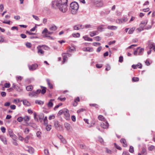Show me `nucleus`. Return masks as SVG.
Returning <instances> with one entry per match:
<instances>
[{
	"label": "nucleus",
	"instance_id": "nucleus-18",
	"mask_svg": "<svg viewBox=\"0 0 155 155\" xmlns=\"http://www.w3.org/2000/svg\"><path fill=\"white\" fill-rule=\"evenodd\" d=\"M54 99H50L49 101L47 104V106L48 107H51L53 106V104L52 101H54Z\"/></svg>",
	"mask_w": 155,
	"mask_h": 155
},
{
	"label": "nucleus",
	"instance_id": "nucleus-64",
	"mask_svg": "<svg viewBox=\"0 0 155 155\" xmlns=\"http://www.w3.org/2000/svg\"><path fill=\"white\" fill-rule=\"evenodd\" d=\"M33 17L36 20L38 21L39 20L38 17L36 15H32Z\"/></svg>",
	"mask_w": 155,
	"mask_h": 155
},
{
	"label": "nucleus",
	"instance_id": "nucleus-10",
	"mask_svg": "<svg viewBox=\"0 0 155 155\" xmlns=\"http://www.w3.org/2000/svg\"><path fill=\"white\" fill-rule=\"evenodd\" d=\"M142 64H141L139 63L137 64H133L132 66V68L134 69H135L137 68H142Z\"/></svg>",
	"mask_w": 155,
	"mask_h": 155
},
{
	"label": "nucleus",
	"instance_id": "nucleus-43",
	"mask_svg": "<svg viewBox=\"0 0 155 155\" xmlns=\"http://www.w3.org/2000/svg\"><path fill=\"white\" fill-rule=\"evenodd\" d=\"M30 138V137L29 136H27L24 139L25 142L26 143H28V140Z\"/></svg>",
	"mask_w": 155,
	"mask_h": 155
},
{
	"label": "nucleus",
	"instance_id": "nucleus-56",
	"mask_svg": "<svg viewBox=\"0 0 155 155\" xmlns=\"http://www.w3.org/2000/svg\"><path fill=\"white\" fill-rule=\"evenodd\" d=\"M98 118L99 120H102L104 119V117L103 116L101 115H100L98 117Z\"/></svg>",
	"mask_w": 155,
	"mask_h": 155
},
{
	"label": "nucleus",
	"instance_id": "nucleus-7",
	"mask_svg": "<svg viewBox=\"0 0 155 155\" xmlns=\"http://www.w3.org/2000/svg\"><path fill=\"white\" fill-rule=\"evenodd\" d=\"M38 67V65L36 64H34L31 65H28V68L31 71H34Z\"/></svg>",
	"mask_w": 155,
	"mask_h": 155
},
{
	"label": "nucleus",
	"instance_id": "nucleus-25",
	"mask_svg": "<svg viewBox=\"0 0 155 155\" xmlns=\"http://www.w3.org/2000/svg\"><path fill=\"white\" fill-rule=\"evenodd\" d=\"M105 26V25H101L98 27L97 29L98 30V31L101 32L103 31V27H104Z\"/></svg>",
	"mask_w": 155,
	"mask_h": 155
},
{
	"label": "nucleus",
	"instance_id": "nucleus-27",
	"mask_svg": "<svg viewBox=\"0 0 155 155\" xmlns=\"http://www.w3.org/2000/svg\"><path fill=\"white\" fill-rule=\"evenodd\" d=\"M22 101L24 105L27 106H29L30 105V103L26 100H25Z\"/></svg>",
	"mask_w": 155,
	"mask_h": 155
},
{
	"label": "nucleus",
	"instance_id": "nucleus-51",
	"mask_svg": "<svg viewBox=\"0 0 155 155\" xmlns=\"http://www.w3.org/2000/svg\"><path fill=\"white\" fill-rule=\"evenodd\" d=\"M84 27L87 29L92 28V25L90 24L86 25L85 26H84Z\"/></svg>",
	"mask_w": 155,
	"mask_h": 155
},
{
	"label": "nucleus",
	"instance_id": "nucleus-28",
	"mask_svg": "<svg viewBox=\"0 0 155 155\" xmlns=\"http://www.w3.org/2000/svg\"><path fill=\"white\" fill-rule=\"evenodd\" d=\"M83 50L84 51H93V49L91 48H90L88 47H86V48H83Z\"/></svg>",
	"mask_w": 155,
	"mask_h": 155
},
{
	"label": "nucleus",
	"instance_id": "nucleus-13",
	"mask_svg": "<svg viewBox=\"0 0 155 155\" xmlns=\"http://www.w3.org/2000/svg\"><path fill=\"white\" fill-rule=\"evenodd\" d=\"M96 6L98 7H101L103 5V3L101 1H97L95 2Z\"/></svg>",
	"mask_w": 155,
	"mask_h": 155
},
{
	"label": "nucleus",
	"instance_id": "nucleus-24",
	"mask_svg": "<svg viewBox=\"0 0 155 155\" xmlns=\"http://www.w3.org/2000/svg\"><path fill=\"white\" fill-rule=\"evenodd\" d=\"M144 52V49L143 48H141L138 51V55H142L143 54Z\"/></svg>",
	"mask_w": 155,
	"mask_h": 155
},
{
	"label": "nucleus",
	"instance_id": "nucleus-22",
	"mask_svg": "<svg viewBox=\"0 0 155 155\" xmlns=\"http://www.w3.org/2000/svg\"><path fill=\"white\" fill-rule=\"evenodd\" d=\"M54 126L58 130L59 128L61 126L59 124L58 121L57 120L55 121Z\"/></svg>",
	"mask_w": 155,
	"mask_h": 155
},
{
	"label": "nucleus",
	"instance_id": "nucleus-2",
	"mask_svg": "<svg viewBox=\"0 0 155 155\" xmlns=\"http://www.w3.org/2000/svg\"><path fill=\"white\" fill-rule=\"evenodd\" d=\"M70 8L72 14L73 15L76 14L79 8L78 3L76 2L71 3L70 4Z\"/></svg>",
	"mask_w": 155,
	"mask_h": 155
},
{
	"label": "nucleus",
	"instance_id": "nucleus-48",
	"mask_svg": "<svg viewBox=\"0 0 155 155\" xmlns=\"http://www.w3.org/2000/svg\"><path fill=\"white\" fill-rule=\"evenodd\" d=\"M31 44L30 43L27 42L26 44V46L29 48H30L31 47Z\"/></svg>",
	"mask_w": 155,
	"mask_h": 155
},
{
	"label": "nucleus",
	"instance_id": "nucleus-14",
	"mask_svg": "<svg viewBox=\"0 0 155 155\" xmlns=\"http://www.w3.org/2000/svg\"><path fill=\"white\" fill-rule=\"evenodd\" d=\"M98 32L97 31H91L89 33L91 37H93L95 35H98Z\"/></svg>",
	"mask_w": 155,
	"mask_h": 155
},
{
	"label": "nucleus",
	"instance_id": "nucleus-30",
	"mask_svg": "<svg viewBox=\"0 0 155 155\" xmlns=\"http://www.w3.org/2000/svg\"><path fill=\"white\" fill-rule=\"evenodd\" d=\"M155 45L154 43L152 42H149L147 48H149L150 49L153 48L154 45Z\"/></svg>",
	"mask_w": 155,
	"mask_h": 155
},
{
	"label": "nucleus",
	"instance_id": "nucleus-19",
	"mask_svg": "<svg viewBox=\"0 0 155 155\" xmlns=\"http://www.w3.org/2000/svg\"><path fill=\"white\" fill-rule=\"evenodd\" d=\"M107 29L112 30H116L117 28V27L115 26H108L107 27Z\"/></svg>",
	"mask_w": 155,
	"mask_h": 155
},
{
	"label": "nucleus",
	"instance_id": "nucleus-37",
	"mask_svg": "<svg viewBox=\"0 0 155 155\" xmlns=\"http://www.w3.org/2000/svg\"><path fill=\"white\" fill-rule=\"evenodd\" d=\"M73 37L75 38H78L80 36V34L78 33H73L72 34Z\"/></svg>",
	"mask_w": 155,
	"mask_h": 155
},
{
	"label": "nucleus",
	"instance_id": "nucleus-41",
	"mask_svg": "<svg viewBox=\"0 0 155 155\" xmlns=\"http://www.w3.org/2000/svg\"><path fill=\"white\" fill-rule=\"evenodd\" d=\"M65 111V109L64 110H61L59 111L58 114V115H60L62 114H63L64 113V112Z\"/></svg>",
	"mask_w": 155,
	"mask_h": 155
},
{
	"label": "nucleus",
	"instance_id": "nucleus-38",
	"mask_svg": "<svg viewBox=\"0 0 155 155\" xmlns=\"http://www.w3.org/2000/svg\"><path fill=\"white\" fill-rule=\"evenodd\" d=\"M41 87L43 88L41 90V92L42 94H44L46 92V87H43L42 86H41Z\"/></svg>",
	"mask_w": 155,
	"mask_h": 155
},
{
	"label": "nucleus",
	"instance_id": "nucleus-58",
	"mask_svg": "<svg viewBox=\"0 0 155 155\" xmlns=\"http://www.w3.org/2000/svg\"><path fill=\"white\" fill-rule=\"evenodd\" d=\"M15 89L19 91H20L22 90L21 88L19 87H18L17 85L16 86V87L15 88Z\"/></svg>",
	"mask_w": 155,
	"mask_h": 155
},
{
	"label": "nucleus",
	"instance_id": "nucleus-29",
	"mask_svg": "<svg viewBox=\"0 0 155 155\" xmlns=\"http://www.w3.org/2000/svg\"><path fill=\"white\" fill-rule=\"evenodd\" d=\"M46 81L49 88L50 89L52 88L53 87L52 84L50 83L49 80L47 79H46Z\"/></svg>",
	"mask_w": 155,
	"mask_h": 155
},
{
	"label": "nucleus",
	"instance_id": "nucleus-62",
	"mask_svg": "<svg viewBox=\"0 0 155 155\" xmlns=\"http://www.w3.org/2000/svg\"><path fill=\"white\" fill-rule=\"evenodd\" d=\"M147 20H145L142 21L141 22V24H143V25H146L147 24Z\"/></svg>",
	"mask_w": 155,
	"mask_h": 155
},
{
	"label": "nucleus",
	"instance_id": "nucleus-44",
	"mask_svg": "<svg viewBox=\"0 0 155 155\" xmlns=\"http://www.w3.org/2000/svg\"><path fill=\"white\" fill-rule=\"evenodd\" d=\"M140 48V47H138L137 48V49L134 52V54L135 55H138V50Z\"/></svg>",
	"mask_w": 155,
	"mask_h": 155
},
{
	"label": "nucleus",
	"instance_id": "nucleus-20",
	"mask_svg": "<svg viewBox=\"0 0 155 155\" xmlns=\"http://www.w3.org/2000/svg\"><path fill=\"white\" fill-rule=\"evenodd\" d=\"M65 127L66 129L67 130H70L71 128L70 124L67 123H65L64 124Z\"/></svg>",
	"mask_w": 155,
	"mask_h": 155
},
{
	"label": "nucleus",
	"instance_id": "nucleus-11",
	"mask_svg": "<svg viewBox=\"0 0 155 155\" xmlns=\"http://www.w3.org/2000/svg\"><path fill=\"white\" fill-rule=\"evenodd\" d=\"M53 32H52L48 31L47 29L46 28H44V30L42 31V33L44 35L45 34H47L48 35H51Z\"/></svg>",
	"mask_w": 155,
	"mask_h": 155
},
{
	"label": "nucleus",
	"instance_id": "nucleus-33",
	"mask_svg": "<svg viewBox=\"0 0 155 155\" xmlns=\"http://www.w3.org/2000/svg\"><path fill=\"white\" fill-rule=\"evenodd\" d=\"M33 89V87L32 86H28L26 87V89L27 91H29L32 90Z\"/></svg>",
	"mask_w": 155,
	"mask_h": 155
},
{
	"label": "nucleus",
	"instance_id": "nucleus-1",
	"mask_svg": "<svg viewBox=\"0 0 155 155\" xmlns=\"http://www.w3.org/2000/svg\"><path fill=\"white\" fill-rule=\"evenodd\" d=\"M68 0H57L53 1L52 7L54 9H59L63 13H65L68 10Z\"/></svg>",
	"mask_w": 155,
	"mask_h": 155
},
{
	"label": "nucleus",
	"instance_id": "nucleus-36",
	"mask_svg": "<svg viewBox=\"0 0 155 155\" xmlns=\"http://www.w3.org/2000/svg\"><path fill=\"white\" fill-rule=\"evenodd\" d=\"M44 37H47L48 38V39H51L53 40V38L52 37L49 36L48 35H47V34H45L44 35Z\"/></svg>",
	"mask_w": 155,
	"mask_h": 155
},
{
	"label": "nucleus",
	"instance_id": "nucleus-15",
	"mask_svg": "<svg viewBox=\"0 0 155 155\" xmlns=\"http://www.w3.org/2000/svg\"><path fill=\"white\" fill-rule=\"evenodd\" d=\"M29 96L31 97H38V96L37 95V93H36L35 91H33L31 92H30L28 94Z\"/></svg>",
	"mask_w": 155,
	"mask_h": 155
},
{
	"label": "nucleus",
	"instance_id": "nucleus-35",
	"mask_svg": "<svg viewBox=\"0 0 155 155\" xmlns=\"http://www.w3.org/2000/svg\"><path fill=\"white\" fill-rule=\"evenodd\" d=\"M45 126H46V130L48 131H50L51 129V126L50 125H48V124Z\"/></svg>",
	"mask_w": 155,
	"mask_h": 155
},
{
	"label": "nucleus",
	"instance_id": "nucleus-23",
	"mask_svg": "<svg viewBox=\"0 0 155 155\" xmlns=\"http://www.w3.org/2000/svg\"><path fill=\"white\" fill-rule=\"evenodd\" d=\"M83 38L84 39L85 41H93V39L91 38L88 37L87 36H85L83 37Z\"/></svg>",
	"mask_w": 155,
	"mask_h": 155
},
{
	"label": "nucleus",
	"instance_id": "nucleus-34",
	"mask_svg": "<svg viewBox=\"0 0 155 155\" xmlns=\"http://www.w3.org/2000/svg\"><path fill=\"white\" fill-rule=\"evenodd\" d=\"M35 103L39 105H43L44 104V102L41 101L36 100L35 101Z\"/></svg>",
	"mask_w": 155,
	"mask_h": 155
},
{
	"label": "nucleus",
	"instance_id": "nucleus-9",
	"mask_svg": "<svg viewBox=\"0 0 155 155\" xmlns=\"http://www.w3.org/2000/svg\"><path fill=\"white\" fill-rule=\"evenodd\" d=\"M0 139L5 145H7V141L6 137L0 135Z\"/></svg>",
	"mask_w": 155,
	"mask_h": 155
},
{
	"label": "nucleus",
	"instance_id": "nucleus-52",
	"mask_svg": "<svg viewBox=\"0 0 155 155\" xmlns=\"http://www.w3.org/2000/svg\"><path fill=\"white\" fill-rule=\"evenodd\" d=\"M10 86V84L9 83H5L4 84V87L5 88H8Z\"/></svg>",
	"mask_w": 155,
	"mask_h": 155
},
{
	"label": "nucleus",
	"instance_id": "nucleus-45",
	"mask_svg": "<svg viewBox=\"0 0 155 155\" xmlns=\"http://www.w3.org/2000/svg\"><path fill=\"white\" fill-rule=\"evenodd\" d=\"M16 80L18 82L19 81H21L22 78V77L21 76H18L16 77Z\"/></svg>",
	"mask_w": 155,
	"mask_h": 155
},
{
	"label": "nucleus",
	"instance_id": "nucleus-5",
	"mask_svg": "<svg viewBox=\"0 0 155 155\" xmlns=\"http://www.w3.org/2000/svg\"><path fill=\"white\" fill-rule=\"evenodd\" d=\"M109 124L107 121H104L102 122L101 124V127L104 129L107 128L109 127Z\"/></svg>",
	"mask_w": 155,
	"mask_h": 155
},
{
	"label": "nucleus",
	"instance_id": "nucleus-3",
	"mask_svg": "<svg viewBox=\"0 0 155 155\" xmlns=\"http://www.w3.org/2000/svg\"><path fill=\"white\" fill-rule=\"evenodd\" d=\"M43 47V45H39L37 47L38 49V53L40 55H43L44 54V51L42 50L40 48Z\"/></svg>",
	"mask_w": 155,
	"mask_h": 155
},
{
	"label": "nucleus",
	"instance_id": "nucleus-53",
	"mask_svg": "<svg viewBox=\"0 0 155 155\" xmlns=\"http://www.w3.org/2000/svg\"><path fill=\"white\" fill-rule=\"evenodd\" d=\"M1 130L3 133H5V132L6 129L3 127H2L1 128Z\"/></svg>",
	"mask_w": 155,
	"mask_h": 155
},
{
	"label": "nucleus",
	"instance_id": "nucleus-47",
	"mask_svg": "<svg viewBox=\"0 0 155 155\" xmlns=\"http://www.w3.org/2000/svg\"><path fill=\"white\" fill-rule=\"evenodd\" d=\"M135 30V28H131L129 31L128 33L129 34H132L133 33L134 31Z\"/></svg>",
	"mask_w": 155,
	"mask_h": 155
},
{
	"label": "nucleus",
	"instance_id": "nucleus-21",
	"mask_svg": "<svg viewBox=\"0 0 155 155\" xmlns=\"http://www.w3.org/2000/svg\"><path fill=\"white\" fill-rule=\"evenodd\" d=\"M80 101V99L79 97H77L74 100V103H73V105L74 106H76L78 104L77 102Z\"/></svg>",
	"mask_w": 155,
	"mask_h": 155
},
{
	"label": "nucleus",
	"instance_id": "nucleus-17",
	"mask_svg": "<svg viewBox=\"0 0 155 155\" xmlns=\"http://www.w3.org/2000/svg\"><path fill=\"white\" fill-rule=\"evenodd\" d=\"M120 141L121 143H123V145L124 147H126L127 146V142L125 139L122 138L120 140Z\"/></svg>",
	"mask_w": 155,
	"mask_h": 155
},
{
	"label": "nucleus",
	"instance_id": "nucleus-55",
	"mask_svg": "<svg viewBox=\"0 0 155 155\" xmlns=\"http://www.w3.org/2000/svg\"><path fill=\"white\" fill-rule=\"evenodd\" d=\"M23 118L21 117H18L17 119V121L19 122H21L23 121Z\"/></svg>",
	"mask_w": 155,
	"mask_h": 155
},
{
	"label": "nucleus",
	"instance_id": "nucleus-57",
	"mask_svg": "<svg viewBox=\"0 0 155 155\" xmlns=\"http://www.w3.org/2000/svg\"><path fill=\"white\" fill-rule=\"evenodd\" d=\"M44 153L45 155H49V151L47 149H45Z\"/></svg>",
	"mask_w": 155,
	"mask_h": 155
},
{
	"label": "nucleus",
	"instance_id": "nucleus-54",
	"mask_svg": "<svg viewBox=\"0 0 155 155\" xmlns=\"http://www.w3.org/2000/svg\"><path fill=\"white\" fill-rule=\"evenodd\" d=\"M114 145L115 147L118 150H121L122 149L118 145H117L116 143H114Z\"/></svg>",
	"mask_w": 155,
	"mask_h": 155
},
{
	"label": "nucleus",
	"instance_id": "nucleus-61",
	"mask_svg": "<svg viewBox=\"0 0 155 155\" xmlns=\"http://www.w3.org/2000/svg\"><path fill=\"white\" fill-rule=\"evenodd\" d=\"M123 61V56H120L119 58V61L122 63Z\"/></svg>",
	"mask_w": 155,
	"mask_h": 155
},
{
	"label": "nucleus",
	"instance_id": "nucleus-8",
	"mask_svg": "<svg viewBox=\"0 0 155 155\" xmlns=\"http://www.w3.org/2000/svg\"><path fill=\"white\" fill-rule=\"evenodd\" d=\"M84 28V26H82L81 25H78L74 26V28L75 30H78L82 29Z\"/></svg>",
	"mask_w": 155,
	"mask_h": 155
},
{
	"label": "nucleus",
	"instance_id": "nucleus-49",
	"mask_svg": "<svg viewBox=\"0 0 155 155\" xmlns=\"http://www.w3.org/2000/svg\"><path fill=\"white\" fill-rule=\"evenodd\" d=\"M154 148V146L153 145H151L148 148V149L150 151H152Z\"/></svg>",
	"mask_w": 155,
	"mask_h": 155
},
{
	"label": "nucleus",
	"instance_id": "nucleus-40",
	"mask_svg": "<svg viewBox=\"0 0 155 155\" xmlns=\"http://www.w3.org/2000/svg\"><path fill=\"white\" fill-rule=\"evenodd\" d=\"M44 114H42L41 115L39 116V119L40 121L41 122L44 119Z\"/></svg>",
	"mask_w": 155,
	"mask_h": 155
},
{
	"label": "nucleus",
	"instance_id": "nucleus-26",
	"mask_svg": "<svg viewBox=\"0 0 155 155\" xmlns=\"http://www.w3.org/2000/svg\"><path fill=\"white\" fill-rule=\"evenodd\" d=\"M58 28L57 27L54 25L52 26L51 27H50L49 30L51 31H54L56 30Z\"/></svg>",
	"mask_w": 155,
	"mask_h": 155
},
{
	"label": "nucleus",
	"instance_id": "nucleus-63",
	"mask_svg": "<svg viewBox=\"0 0 155 155\" xmlns=\"http://www.w3.org/2000/svg\"><path fill=\"white\" fill-rule=\"evenodd\" d=\"M55 118V116L54 115H52L48 117V119L49 120H51V119H54Z\"/></svg>",
	"mask_w": 155,
	"mask_h": 155
},
{
	"label": "nucleus",
	"instance_id": "nucleus-42",
	"mask_svg": "<svg viewBox=\"0 0 155 155\" xmlns=\"http://www.w3.org/2000/svg\"><path fill=\"white\" fill-rule=\"evenodd\" d=\"M132 81L133 82H136L139 81V78L138 77H133L132 78Z\"/></svg>",
	"mask_w": 155,
	"mask_h": 155
},
{
	"label": "nucleus",
	"instance_id": "nucleus-59",
	"mask_svg": "<svg viewBox=\"0 0 155 155\" xmlns=\"http://www.w3.org/2000/svg\"><path fill=\"white\" fill-rule=\"evenodd\" d=\"M106 152L109 154H111L112 151L108 149L107 148H106Z\"/></svg>",
	"mask_w": 155,
	"mask_h": 155
},
{
	"label": "nucleus",
	"instance_id": "nucleus-31",
	"mask_svg": "<svg viewBox=\"0 0 155 155\" xmlns=\"http://www.w3.org/2000/svg\"><path fill=\"white\" fill-rule=\"evenodd\" d=\"M123 21L126 22V21H125L124 19L123 20H121V19H117L116 20V23H118V24H120V23H122L123 22Z\"/></svg>",
	"mask_w": 155,
	"mask_h": 155
},
{
	"label": "nucleus",
	"instance_id": "nucleus-4",
	"mask_svg": "<svg viewBox=\"0 0 155 155\" xmlns=\"http://www.w3.org/2000/svg\"><path fill=\"white\" fill-rule=\"evenodd\" d=\"M64 114L65 119L67 120H69L70 119V115L69 113L68 110L67 109H65V111L64 112Z\"/></svg>",
	"mask_w": 155,
	"mask_h": 155
},
{
	"label": "nucleus",
	"instance_id": "nucleus-46",
	"mask_svg": "<svg viewBox=\"0 0 155 155\" xmlns=\"http://www.w3.org/2000/svg\"><path fill=\"white\" fill-rule=\"evenodd\" d=\"M129 151L131 153H133L134 152V147L133 146H130L129 150Z\"/></svg>",
	"mask_w": 155,
	"mask_h": 155
},
{
	"label": "nucleus",
	"instance_id": "nucleus-32",
	"mask_svg": "<svg viewBox=\"0 0 155 155\" xmlns=\"http://www.w3.org/2000/svg\"><path fill=\"white\" fill-rule=\"evenodd\" d=\"M44 124L45 125H47L48 124L47 117L46 116L43 119Z\"/></svg>",
	"mask_w": 155,
	"mask_h": 155
},
{
	"label": "nucleus",
	"instance_id": "nucleus-50",
	"mask_svg": "<svg viewBox=\"0 0 155 155\" xmlns=\"http://www.w3.org/2000/svg\"><path fill=\"white\" fill-rule=\"evenodd\" d=\"M94 38L95 40L98 41H99L101 40V38L99 36L95 37Z\"/></svg>",
	"mask_w": 155,
	"mask_h": 155
},
{
	"label": "nucleus",
	"instance_id": "nucleus-16",
	"mask_svg": "<svg viewBox=\"0 0 155 155\" xmlns=\"http://www.w3.org/2000/svg\"><path fill=\"white\" fill-rule=\"evenodd\" d=\"M62 56H63V60L62 62L64 63L68 59V57L66 53H63L62 54Z\"/></svg>",
	"mask_w": 155,
	"mask_h": 155
},
{
	"label": "nucleus",
	"instance_id": "nucleus-6",
	"mask_svg": "<svg viewBox=\"0 0 155 155\" xmlns=\"http://www.w3.org/2000/svg\"><path fill=\"white\" fill-rule=\"evenodd\" d=\"M25 149L30 153H33L34 152V149L31 147L26 146L25 147Z\"/></svg>",
	"mask_w": 155,
	"mask_h": 155
},
{
	"label": "nucleus",
	"instance_id": "nucleus-12",
	"mask_svg": "<svg viewBox=\"0 0 155 155\" xmlns=\"http://www.w3.org/2000/svg\"><path fill=\"white\" fill-rule=\"evenodd\" d=\"M8 134L9 136L13 139V140H15L16 138V136L13 133L11 130H10L8 131Z\"/></svg>",
	"mask_w": 155,
	"mask_h": 155
},
{
	"label": "nucleus",
	"instance_id": "nucleus-60",
	"mask_svg": "<svg viewBox=\"0 0 155 155\" xmlns=\"http://www.w3.org/2000/svg\"><path fill=\"white\" fill-rule=\"evenodd\" d=\"M100 45V43L98 42H94L93 43V45L95 46Z\"/></svg>",
	"mask_w": 155,
	"mask_h": 155
},
{
	"label": "nucleus",
	"instance_id": "nucleus-39",
	"mask_svg": "<svg viewBox=\"0 0 155 155\" xmlns=\"http://www.w3.org/2000/svg\"><path fill=\"white\" fill-rule=\"evenodd\" d=\"M24 120L26 122H28L29 121L30 118L28 116H25L23 118Z\"/></svg>",
	"mask_w": 155,
	"mask_h": 155
}]
</instances>
